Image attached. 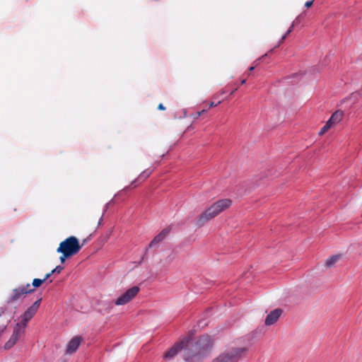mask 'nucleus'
I'll return each instance as SVG.
<instances>
[{
	"label": "nucleus",
	"instance_id": "1",
	"mask_svg": "<svg viewBox=\"0 0 362 362\" xmlns=\"http://www.w3.org/2000/svg\"><path fill=\"white\" fill-rule=\"evenodd\" d=\"M189 341L188 351L185 353V359L187 361L194 362L199 360L211 350L213 346V340L209 335H204L193 344Z\"/></svg>",
	"mask_w": 362,
	"mask_h": 362
},
{
	"label": "nucleus",
	"instance_id": "2",
	"mask_svg": "<svg viewBox=\"0 0 362 362\" xmlns=\"http://www.w3.org/2000/svg\"><path fill=\"white\" fill-rule=\"evenodd\" d=\"M231 200L229 199H220L211 205L197 218L196 226L202 227L208 221L217 216L231 205Z\"/></svg>",
	"mask_w": 362,
	"mask_h": 362
},
{
	"label": "nucleus",
	"instance_id": "3",
	"mask_svg": "<svg viewBox=\"0 0 362 362\" xmlns=\"http://www.w3.org/2000/svg\"><path fill=\"white\" fill-rule=\"evenodd\" d=\"M248 348L245 346H232L223 354H220L212 362H238L247 356Z\"/></svg>",
	"mask_w": 362,
	"mask_h": 362
},
{
	"label": "nucleus",
	"instance_id": "4",
	"mask_svg": "<svg viewBox=\"0 0 362 362\" xmlns=\"http://www.w3.org/2000/svg\"><path fill=\"white\" fill-rule=\"evenodd\" d=\"M86 241V240H84L83 243L81 245L77 238L75 236H69L60 243L57 249V252H65L72 257L81 250Z\"/></svg>",
	"mask_w": 362,
	"mask_h": 362
},
{
	"label": "nucleus",
	"instance_id": "5",
	"mask_svg": "<svg viewBox=\"0 0 362 362\" xmlns=\"http://www.w3.org/2000/svg\"><path fill=\"white\" fill-rule=\"evenodd\" d=\"M34 291L35 288H32L30 284L13 288L8 298L7 303L9 304L22 300L25 298L27 294L30 293Z\"/></svg>",
	"mask_w": 362,
	"mask_h": 362
},
{
	"label": "nucleus",
	"instance_id": "6",
	"mask_svg": "<svg viewBox=\"0 0 362 362\" xmlns=\"http://www.w3.org/2000/svg\"><path fill=\"white\" fill-rule=\"evenodd\" d=\"M139 291L140 288L137 286H134L129 288L125 293L115 300V304L116 305H123L128 303L137 296Z\"/></svg>",
	"mask_w": 362,
	"mask_h": 362
},
{
	"label": "nucleus",
	"instance_id": "7",
	"mask_svg": "<svg viewBox=\"0 0 362 362\" xmlns=\"http://www.w3.org/2000/svg\"><path fill=\"white\" fill-rule=\"evenodd\" d=\"M40 302L41 299H39L36 300L31 306H30L23 313L22 316V320L21 322H25V324L27 325L28 321L30 320L37 313L40 307Z\"/></svg>",
	"mask_w": 362,
	"mask_h": 362
},
{
	"label": "nucleus",
	"instance_id": "8",
	"mask_svg": "<svg viewBox=\"0 0 362 362\" xmlns=\"http://www.w3.org/2000/svg\"><path fill=\"white\" fill-rule=\"evenodd\" d=\"M188 340H183L180 342L175 344L173 347H171L169 350H168L164 354L163 357L165 359H171L173 358L180 351L182 350L186 346L189 344Z\"/></svg>",
	"mask_w": 362,
	"mask_h": 362
},
{
	"label": "nucleus",
	"instance_id": "9",
	"mask_svg": "<svg viewBox=\"0 0 362 362\" xmlns=\"http://www.w3.org/2000/svg\"><path fill=\"white\" fill-rule=\"evenodd\" d=\"M82 341V337L76 336L73 337L67 344L66 354H72L76 351Z\"/></svg>",
	"mask_w": 362,
	"mask_h": 362
},
{
	"label": "nucleus",
	"instance_id": "10",
	"mask_svg": "<svg viewBox=\"0 0 362 362\" xmlns=\"http://www.w3.org/2000/svg\"><path fill=\"white\" fill-rule=\"evenodd\" d=\"M282 314V310L277 308L269 313L265 319L266 325H272L274 324Z\"/></svg>",
	"mask_w": 362,
	"mask_h": 362
},
{
	"label": "nucleus",
	"instance_id": "11",
	"mask_svg": "<svg viewBox=\"0 0 362 362\" xmlns=\"http://www.w3.org/2000/svg\"><path fill=\"white\" fill-rule=\"evenodd\" d=\"M170 231V228H166L161 230L154 238L151 241L148 247H153L156 245L158 244L161 241H163L165 237L168 235Z\"/></svg>",
	"mask_w": 362,
	"mask_h": 362
},
{
	"label": "nucleus",
	"instance_id": "12",
	"mask_svg": "<svg viewBox=\"0 0 362 362\" xmlns=\"http://www.w3.org/2000/svg\"><path fill=\"white\" fill-rule=\"evenodd\" d=\"M26 326L25 322H18L13 329L12 335L19 339L23 335Z\"/></svg>",
	"mask_w": 362,
	"mask_h": 362
},
{
	"label": "nucleus",
	"instance_id": "13",
	"mask_svg": "<svg viewBox=\"0 0 362 362\" xmlns=\"http://www.w3.org/2000/svg\"><path fill=\"white\" fill-rule=\"evenodd\" d=\"M152 173V170H146L144 171H143L140 175L138 177V178L136 180H135L134 181H133L131 185L128 187L129 188H134L136 187V185H133L134 183H136V182H142V181H144L146 178H148L150 175Z\"/></svg>",
	"mask_w": 362,
	"mask_h": 362
},
{
	"label": "nucleus",
	"instance_id": "14",
	"mask_svg": "<svg viewBox=\"0 0 362 362\" xmlns=\"http://www.w3.org/2000/svg\"><path fill=\"white\" fill-rule=\"evenodd\" d=\"M343 116H344V112L343 111L341 110H337L336 112H334L331 117L329 119L332 123L333 124H338L339 122H341V120L343 118Z\"/></svg>",
	"mask_w": 362,
	"mask_h": 362
},
{
	"label": "nucleus",
	"instance_id": "15",
	"mask_svg": "<svg viewBox=\"0 0 362 362\" xmlns=\"http://www.w3.org/2000/svg\"><path fill=\"white\" fill-rule=\"evenodd\" d=\"M341 257V255H335L328 258L325 262L327 267H332L334 266Z\"/></svg>",
	"mask_w": 362,
	"mask_h": 362
},
{
	"label": "nucleus",
	"instance_id": "16",
	"mask_svg": "<svg viewBox=\"0 0 362 362\" xmlns=\"http://www.w3.org/2000/svg\"><path fill=\"white\" fill-rule=\"evenodd\" d=\"M51 276V274H47L45 277L41 279H34L32 285L34 288L40 287L47 279Z\"/></svg>",
	"mask_w": 362,
	"mask_h": 362
},
{
	"label": "nucleus",
	"instance_id": "17",
	"mask_svg": "<svg viewBox=\"0 0 362 362\" xmlns=\"http://www.w3.org/2000/svg\"><path fill=\"white\" fill-rule=\"evenodd\" d=\"M18 341L17 338H16L14 336L11 335L10 339L8 340V341L5 344L4 348L5 349H11Z\"/></svg>",
	"mask_w": 362,
	"mask_h": 362
},
{
	"label": "nucleus",
	"instance_id": "18",
	"mask_svg": "<svg viewBox=\"0 0 362 362\" xmlns=\"http://www.w3.org/2000/svg\"><path fill=\"white\" fill-rule=\"evenodd\" d=\"M294 25H295V22H293L292 23V25H291L289 29L287 30V32L282 36L279 43H281V42H283L285 40V39L286 38L287 35H289L292 32V30H293V29L294 28Z\"/></svg>",
	"mask_w": 362,
	"mask_h": 362
},
{
	"label": "nucleus",
	"instance_id": "19",
	"mask_svg": "<svg viewBox=\"0 0 362 362\" xmlns=\"http://www.w3.org/2000/svg\"><path fill=\"white\" fill-rule=\"evenodd\" d=\"M60 253L62 254V255L60 256L59 259L62 263H64L66 259L71 257V255H69L65 252H60Z\"/></svg>",
	"mask_w": 362,
	"mask_h": 362
},
{
	"label": "nucleus",
	"instance_id": "20",
	"mask_svg": "<svg viewBox=\"0 0 362 362\" xmlns=\"http://www.w3.org/2000/svg\"><path fill=\"white\" fill-rule=\"evenodd\" d=\"M63 269H64L63 267L57 266L53 270H52L49 274H51V276L54 273L59 274L63 270Z\"/></svg>",
	"mask_w": 362,
	"mask_h": 362
},
{
	"label": "nucleus",
	"instance_id": "21",
	"mask_svg": "<svg viewBox=\"0 0 362 362\" xmlns=\"http://www.w3.org/2000/svg\"><path fill=\"white\" fill-rule=\"evenodd\" d=\"M314 1L315 0H310V1H306L305 4V6L308 8L311 7L312 5L313 4Z\"/></svg>",
	"mask_w": 362,
	"mask_h": 362
},
{
	"label": "nucleus",
	"instance_id": "22",
	"mask_svg": "<svg viewBox=\"0 0 362 362\" xmlns=\"http://www.w3.org/2000/svg\"><path fill=\"white\" fill-rule=\"evenodd\" d=\"M332 125H334V124H333V123H332V122L329 119V120L326 122V124H325V127L327 128V129H328V130H329V129L332 127Z\"/></svg>",
	"mask_w": 362,
	"mask_h": 362
},
{
	"label": "nucleus",
	"instance_id": "23",
	"mask_svg": "<svg viewBox=\"0 0 362 362\" xmlns=\"http://www.w3.org/2000/svg\"><path fill=\"white\" fill-rule=\"evenodd\" d=\"M328 131V129H327V128L324 126L321 128L320 132H319V134L321 136L322 134H324L325 132H327Z\"/></svg>",
	"mask_w": 362,
	"mask_h": 362
},
{
	"label": "nucleus",
	"instance_id": "24",
	"mask_svg": "<svg viewBox=\"0 0 362 362\" xmlns=\"http://www.w3.org/2000/svg\"><path fill=\"white\" fill-rule=\"evenodd\" d=\"M202 115H201V112H199V111L195 112L194 114H192V117L194 119H197L199 118V117H200Z\"/></svg>",
	"mask_w": 362,
	"mask_h": 362
},
{
	"label": "nucleus",
	"instance_id": "25",
	"mask_svg": "<svg viewBox=\"0 0 362 362\" xmlns=\"http://www.w3.org/2000/svg\"><path fill=\"white\" fill-rule=\"evenodd\" d=\"M221 103V101H219L218 103H215L214 102H211L209 105V108L216 107L218 104Z\"/></svg>",
	"mask_w": 362,
	"mask_h": 362
},
{
	"label": "nucleus",
	"instance_id": "26",
	"mask_svg": "<svg viewBox=\"0 0 362 362\" xmlns=\"http://www.w3.org/2000/svg\"><path fill=\"white\" fill-rule=\"evenodd\" d=\"M158 109L160 110H165V107L162 103H160L158 106Z\"/></svg>",
	"mask_w": 362,
	"mask_h": 362
},
{
	"label": "nucleus",
	"instance_id": "27",
	"mask_svg": "<svg viewBox=\"0 0 362 362\" xmlns=\"http://www.w3.org/2000/svg\"><path fill=\"white\" fill-rule=\"evenodd\" d=\"M102 217H103V216H101L100 217V218L98 219V224H97L98 226H100V225L101 224Z\"/></svg>",
	"mask_w": 362,
	"mask_h": 362
},
{
	"label": "nucleus",
	"instance_id": "28",
	"mask_svg": "<svg viewBox=\"0 0 362 362\" xmlns=\"http://www.w3.org/2000/svg\"><path fill=\"white\" fill-rule=\"evenodd\" d=\"M199 112H201V115H202V114H204V113L206 112H207V110H206V109H203V110H202L201 111H199Z\"/></svg>",
	"mask_w": 362,
	"mask_h": 362
},
{
	"label": "nucleus",
	"instance_id": "29",
	"mask_svg": "<svg viewBox=\"0 0 362 362\" xmlns=\"http://www.w3.org/2000/svg\"><path fill=\"white\" fill-rule=\"evenodd\" d=\"M245 82H246V80H245V79H243V80L241 81V82H240V84H241V85H243V84H245Z\"/></svg>",
	"mask_w": 362,
	"mask_h": 362
},
{
	"label": "nucleus",
	"instance_id": "30",
	"mask_svg": "<svg viewBox=\"0 0 362 362\" xmlns=\"http://www.w3.org/2000/svg\"><path fill=\"white\" fill-rule=\"evenodd\" d=\"M254 69H255V67H254V66H250V67L249 68V71H253V70H254Z\"/></svg>",
	"mask_w": 362,
	"mask_h": 362
},
{
	"label": "nucleus",
	"instance_id": "31",
	"mask_svg": "<svg viewBox=\"0 0 362 362\" xmlns=\"http://www.w3.org/2000/svg\"><path fill=\"white\" fill-rule=\"evenodd\" d=\"M235 90H231V93L230 94H233L234 93Z\"/></svg>",
	"mask_w": 362,
	"mask_h": 362
}]
</instances>
